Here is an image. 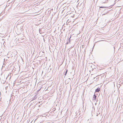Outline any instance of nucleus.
I'll return each instance as SVG.
<instances>
[{"mask_svg":"<svg viewBox=\"0 0 123 123\" xmlns=\"http://www.w3.org/2000/svg\"><path fill=\"white\" fill-rule=\"evenodd\" d=\"M5 80V79L4 78V80H1V82L2 84H4L5 83L6 80Z\"/></svg>","mask_w":123,"mask_h":123,"instance_id":"f257e3e1","label":"nucleus"},{"mask_svg":"<svg viewBox=\"0 0 123 123\" xmlns=\"http://www.w3.org/2000/svg\"><path fill=\"white\" fill-rule=\"evenodd\" d=\"M96 96L95 94H94L93 96V100H95L96 99Z\"/></svg>","mask_w":123,"mask_h":123,"instance_id":"f03ea898","label":"nucleus"},{"mask_svg":"<svg viewBox=\"0 0 123 123\" xmlns=\"http://www.w3.org/2000/svg\"><path fill=\"white\" fill-rule=\"evenodd\" d=\"M100 88H98L96 89L95 92H98L100 91Z\"/></svg>","mask_w":123,"mask_h":123,"instance_id":"7ed1b4c3","label":"nucleus"},{"mask_svg":"<svg viewBox=\"0 0 123 123\" xmlns=\"http://www.w3.org/2000/svg\"><path fill=\"white\" fill-rule=\"evenodd\" d=\"M102 1L101 2H102V3H105V2H104V1H107L108 0H101Z\"/></svg>","mask_w":123,"mask_h":123,"instance_id":"20e7f679","label":"nucleus"},{"mask_svg":"<svg viewBox=\"0 0 123 123\" xmlns=\"http://www.w3.org/2000/svg\"><path fill=\"white\" fill-rule=\"evenodd\" d=\"M106 7H105V6H100L99 7V8H105Z\"/></svg>","mask_w":123,"mask_h":123,"instance_id":"39448f33","label":"nucleus"},{"mask_svg":"<svg viewBox=\"0 0 123 123\" xmlns=\"http://www.w3.org/2000/svg\"><path fill=\"white\" fill-rule=\"evenodd\" d=\"M71 37H70V38L69 39H68V41L69 42V43H70V38Z\"/></svg>","mask_w":123,"mask_h":123,"instance_id":"423d86ee","label":"nucleus"},{"mask_svg":"<svg viewBox=\"0 0 123 123\" xmlns=\"http://www.w3.org/2000/svg\"><path fill=\"white\" fill-rule=\"evenodd\" d=\"M41 31V29H40L39 30V31L40 33H41L40 32Z\"/></svg>","mask_w":123,"mask_h":123,"instance_id":"0eeeda50","label":"nucleus"},{"mask_svg":"<svg viewBox=\"0 0 123 123\" xmlns=\"http://www.w3.org/2000/svg\"><path fill=\"white\" fill-rule=\"evenodd\" d=\"M68 72V69H66L65 73H67V72Z\"/></svg>","mask_w":123,"mask_h":123,"instance_id":"6e6552de","label":"nucleus"},{"mask_svg":"<svg viewBox=\"0 0 123 123\" xmlns=\"http://www.w3.org/2000/svg\"><path fill=\"white\" fill-rule=\"evenodd\" d=\"M67 74V73H65L64 74V75H65V76L64 77H65L66 76V74Z\"/></svg>","mask_w":123,"mask_h":123,"instance_id":"1a4fd4ad","label":"nucleus"},{"mask_svg":"<svg viewBox=\"0 0 123 123\" xmlns=\"http://www.w3.org/2000/svg\"><path fill=\"white\" fill-rule=\"evenodd\" d=\"M68 42L67 43H66V44L67 45V44H68Z\"/></svg>","mask_w":123,"mask_h":123,"instance_id":"9d476101","label":"nucleus"},{"mask_svg":"<svg viewBox=\"0 0 123 123\" xmlns=\"http://www.w3.org/2000/svg\"><path fill=\"white\" fill-rule=\"evenodd\" d=\"M68 79H70V78H68Z\"/></svg>","mask_w":123,"mask_h":123,"instance_id":"9b49d317","label":"nucleus"}]
</instances>
